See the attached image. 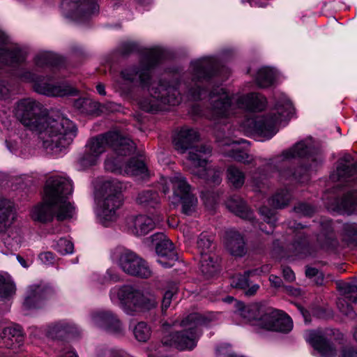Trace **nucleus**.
Instances as JSON below:
<instances>
[{"label": "nucleus", "instance_id": "nucleus-60", "mask_svg": "<svg viewBox=\"0 0 357 357\" xmlns=\"http://www.w3.org/2000/svg\"><path fill=\"white\" fill-rule=\"evenodd\" d=\"M269 281L271 284V286L275 288L283 287V282L282 279L275 275H271L269 276Z\"/></svg>", "mask_w": 357, "mask_h": 357}, {"label": "nucleus", "instance_id": "nucleus-35", "mask_svg": "<svg viewBox=\"0 0 357 357\" xmlns=\"http://www.w3.org/2000/svg\"><path fill=\"white\" fill-rule=\"evenodd\" d=\"M200 270L207 278L214 275L219 271V259L214 253L202 254Z\"/></svg>", "mask_w": 357, "mask_h": 357}, {"label": "nucleus", "instance_id": "nucleus-1", "mask_svg": "<svg viewBox=\"0 0 357 357\" xmlns=\"http://www.w3.org/2000/svg\"><path fill=\"white\" fill-rule=\"evenodd\" d=\"M13 114L26 129L37 134L47 154L59 155L76 136L77 130L73 121L59 114H47L43 104L32 98L17 100Z\"/></svg>", "mask_w": 357, "mask_h": 357}, {"label": "nucleus", "instance_id": "nucleus-63", "mask_svg": "<svg viewBox=\"0 0 357 357\" xmlns=\"http://www.w3.org/2000/svg\"><path fill=\"white\" fill-rule=\"evenodd\" d=\"M259 289V286L257 284H253L249 285V287H248L245 290V294L246 296H251L255 295L258 289Z\"/></svg>", "mask_w": 357, "mask_h": 357}, {"label": "nucleus", "instance_id": "nucleus-40", "mask_svg": "<svg viewBox=\"0 0 357 357\" xmlns=\"http://www.w3.org/2000/svg\"><path fill=\"white\" fill-rule=\"evenodd\" d=\"M59 61L58 56L52 52L42 51L34 57V63L38 68L56 66Z\"/></svg>", "mask_w": 357, "mask_h": 357}, {"label": "nucleus", "instance_id": "nucleus-44", "mask_svg": "<svg viewBox=\"0 0 357 357\" xmlns=\"http://www.w3.org/2000/svg\"><path fill=\"white\" fill-rule=\"evenodd\" d=\"M15 284L9 276L0 274V299L8 298L15 294Z\"/></svg>", "mask_w": 357, "mask_h": 357}, {"label": "nucleus", "instance_id": "nucleus-4", "mask_svg": "<svg viewBox=\"0 0 357 357\" xmlns=\"http://www.w3.org/2000/svg\"><path fill=\"white\" fill-rule=\"evenodd\" d=\"M266 105V100L260 93H230L224 88H215L209 93V107L205 116L211 121L221 123L233 116L237 109L259 112Z\"/></svg>", "mask_w": 357, "mask_h": 357}, {"label": "nucleus", "instance_id": "nucleus-61", "mask_svg": "<svg viewBox=\"0 0 357 357\" xmlns=\"http://www.w3.org/2000/svg\"><path fill=\"white\" fill-rule=\"evenodd\" d=\"M248 182L250 183V184L252 186L260 188L261 181L258 178V172H255L251 174L250 178L248 180Z\"/></svg>", "mask_w": 357, "mask_h": 357}, {"label": "nucleus", "instance_id": "nucleus-45", "mask_svg": "<svg viewBox=\"0 0 357 357\" xmlns=\"http://www.w3.org/2000/svg\"><path fill=\"white\" fill-rule=\"evenodd\" d=\"M133 334L135 339L139 342H145L151 337V328L146 322L140 321L133 328Z\"/></svg>", "mask_w": 357, "mask_h": 357}, {"label": "nucleus", "instance_id": "nucleus-58", "mask_svg": "<svg viewBox=\"0 0 357 357\" xmlns=\"http://www.w3.org/2000/svg\"><path fill=\"white\" fill-rule=\"evenodd\" d=\"M282 275L287 282H291L296 279L294 271L289 267H284L282 268Z\"/></svg>", "mask_w": 357, "mask_h": 357}, {"label": "nucleus", "instance_id": "nucleus-23", "mask_svg": "<svg viewBox=\"0 0 357 357\" xmlns=\"http://www.w3.org/2000/svg\"><path fill=\"white\" fill-rule=\"evenodd\" d=\"M62 3L75 8L68 17L78 23L86 22L98 11V5L95 0H63Z\"/></svg>", "mask_w": 357, "mask_h": 357}, {"label": "nucleus", "instance_id": "nucleus-14", "mask_svg": "<svg viewBox=\"0 0 357 357\" xmlns=\"http://www.w3.org/2000/svg\"><path fill=\"white\" fill-rule=\"evenodd\" d=\"M112 258L126 273L147 278L151 275V271L147 263L137 254L124 248H116L112 254Z\"/></svg>", "mask_w": 357, "mask_h": 357}, {"label": "nucleus", "instance_id": "nucleus-29", "mask_svg": "<svg viewBox=\"0 0 357 357\" xmlns=\"http://www.w3.org/2000/svg\"><path fill=\"white\" fill-rule=\"evenodd\" d=\"M49 289L40 285H31L29 287L24 305L26 308L39 307L44 300L48 298Z\"/></svg>", "mask_w": 357, "mask_h": 357}, {"label": "nucleus", "instance_id": "nucleus-50", "mask_svg": "<svg viewBox=\"0 0 357 357\" xmlns=\"http://www.w3.org/2000/svg\"><path fill=\"white\" fill-rule=\"evenodd\" d=\"M343 234L348 241L357 240V224L346 223L343 225Z\"/></svg>", "mask_w": 357, "mask_h": 357}, {"label": "nucleus", "instance_id": "nucleus-48", "mask_svg": "<svg viewBox=\"0 0 357 357\" xmlns=\"http://www.w3.org/2000/svg\"><path fill=\"white\" fill-rule=\"evenodd\" d=\"M54 249L61 255L71 254L73 252V243L66 238H61L54 245Z\"/></svg>", "mask_w": 357, "mask_h": 357}, {"label": "nucleus", "instance_id": "nucleus-30", "mask_svg": "<svg viewBox=\"0 0 357 357\" xmlns=\"http://www.w3.org/2000/svg\"><path fill=\"white\" fill-rule=\"evenodd\" d=\"M208 158H206V161L202 166L190 165L188 167L192 174L205 179L213 185H219L222 181L221 172L219 169L207 166Z\"/></svg>", "mask_w": 357, "mask_h": 357}, {"label": "nucleus", "instance_id": "nucleus-28", "mask_svg": "<svg viewBox=\"0 0 357 357\" xmlns=\"http://www.w3.org/2000/svg\"><path fill=\"white\" fill-rule=\"evenodd\" d=\"M222 151L225 156L229 157L238 162L256 165V158L240 147L239 142L233 141L231 143L224 144Z\"/></svg>", "mask_w": 357, "mask_h": 357}, {"label": "nucleus", "instance_id": "nucleus-9", "mask_svg": "<svg viewBox=\"0 0 357 357\" xmlns=\"http://www.w3.org/2000/svg\"><path fill=\"white\" fill-rule=\"evenodd\" d=\"M109 298L112 303L119 305L128 315L151 310L158 304V300L153 294L131 285L112 287L109 291Z\"/></svg>", "mask_w": 357, "mask_h": 357}, {"label": "nucleus", "instance_id": "nucleus-13", "mask_svg": "<svg viewBox=\"0 0 357 357\" xmlns=\"http://www.w3.org/2000/svg\"><path fill=\"white\" fill-rule=\"evenodd\" d=\"M14 218L13 202L0 199V241L10 250H16L22 241L19 231L15 228H10Z\"/></svg>", "mask_w": 357, "mask_h": 357}, {"label": "nucleus", "instance_id": "nucleus-32", "mask_svg": "<svg viewBox=\"0 0 357 357\" xmlns=\"http://www.w3.org/2000/svg\"><path fill=\"white\" fill-rule=\"evenodd\" d=\"M226 247L229 252L234 256L241 257L246 252L243 236L233 229L226 232Z\"/></svg>", "mask_w": 357, "mask_h": 357}, {"label": "nucleus", "instance_id": "nucleus-26", "mask_svg": "<svg viewBox=\"0 0 357 357\" xmlns=\"http://www.w3.org/2000/svg\"><path fill=\"white\" fill-rule=\"evenodd\" d=\"M128 229L135 236H144L153 230L156 222L146 215H130L126 219Z\"/></svg>", "mask_w": 357, "mask_h": 357}, {"label": "nucleus", "instance_id": "nucleus-11", "mask_svg": "<svg viewBox=\"0 0 357 357\" xmlns=\"http://www.w3.org/2000/svg\"><path fill=\"white\" fill-rule=\"evenodd\" d=\"M121 186L116 181H106L96 198L95 213L101 224L107 226L118 218L122 204Z\"/></svg>", "mask_w": 357, "mask_h": 357}, {"label": "nucleus", "instance_id": "nucleus-24", "mask_svg": "<svg viewBox=\"0 0 357 357\" xmlns=\"http://www.w3.org/2000/svg\"><path fill=\"white\" fill-rule=\"evenodd\" d=\"M162 190L167 194L172 186L173 190V200L175 201L181 197L191 195L190 185L187 183L185 178L181 173H175L172 177L162 178Z\"/></svg>", "mask_w": 357, "mask_h": 357}, {"label": "nucleus", "instance_id": "nucleus-12", "mask_svg": "<svg viewBox=\"0 0 357 357\" xmlns=\"http://www.w3.org/2000/svg\"><path fill=\"white\" fill-rule=\"evenodd\" d=\"M199 139L198 132L187 127L181 128L174 138V147L179 153H184L188 151V167L202 166L206 158L211 156V149L209 146L195 144Z\"/></svg>", "mask_w": 357, "mask_h": 357}, {"label": "nucleus", "instance_id": "nucleus-41", "mask_svg": "<svg viewBox=\"0 0 357 357\" xmlns=\"http://www.w3.org/2000/svg\"><path fill=\"white\" fill-rule=\"evenodd\" d=\"M292 195L287 190H281L277 192L270 199L271 206L276 208H282L287 206L291 200Z\"/></svg>", "mask_w": 357, "mask_h": 357}, {"label": "nucleus", "instance_id": "nucleus-18", "mask_svg": "<svg viewBox=\"0 0 357 357\" xmlns=\"http://www.w3.org/2000/svg\"><path fill=\"white\" fill-rule=\"evenodd\" d=\"M151 239L155 246L158 263L164 268L173 266L178 260V255L171 241L163 233L153 234Z\"/></svg>", "mask_w": 357, "mask_h": 357}, {"label": "nucleus", "instance_id": "nucleus-42", "mask_svg": "<svg viewBox=\"0 0 357 357\" xmlns=\"http://www.w3.org/2000/svg\"><path fill=\"white\" fill-rule=\"evenodd\" d=\"M177 202H181V211L183 214L186 215H191L196 211L197 199L192 194L188 195L175 201H172L173 203H176Z\"/></svg>", "mask_w": 357, "mask_h": 357}, {"label": "nucleus", "instance_id": "nucleus-37", "mask_svg": "<svg viewBox=\"0 0 357 357\" xmlns=\"http://www.w3.org/2000/svg\"><path fill=\"white\" fill-rule=\"evenodd\" d=\"M136 201L146 208H156L160 202L158 193L153 190H145L139 192Z\"/></svg>", "mask_w": 357, "mask_h": 357}, {"label": "nucleus", "instance_id": "nucleus-51", "mask_svg": "<svg viewBox=\"0 0 357 357\" xmlns=\"http://www.w3.org/2000/svg\"><path fill=\"white\" fill-rule=\"evenodd\" d=\"M305 275L307 278L313 279L317 284H321L324 282V276L318 269L307 267L305 270Z\"/></svg>", "mask_w": 357, "mask_h": 357}, {"label": "nucleus", "instance_id": "nucleus-2", "mask_svg": "<svg viewBox=\"0 0 357 357\" xmlns=\"http://www.w3.org/2000/svg\"><path fill=\"white\" fill-rule=\"evenodd\" d=\"M161 59L160 51H149L142 56L138 64L122 69L120 73L121 82H117L118 89L126 95H130L134 86L147 90L149 96L137 100L139 107L147 112L162 110L165 105H178L181 100L178 91L180 82L160 81L157 87L153 86L151 70L160 63Z\"/></svg>", "mask_w": 357, "mask_h": 357}, {"label": "nucleus", "instance_id": "nucleus-17", "mask_svg": "<svg viewBox=\"0 0 357 357\" xmlns=\"http://www.w3.org/2000/svg\"><path fill=\"white\" fill-rule=\"evenodd\" d=\"M7 43L8 37L0 31V64L14 67L23 63L28 56V49L17 44L8 47Z\"/></svg>", "mask_w": 357, "mask_h": 357}, {"label": "nucleus", "instance_id": "nucleus-22", "mask_svg": "<svg viewBox=\"0 0 357 357\" xmlns=\"http://www.w3.org/2000/svg\"><path fill=\"white\" fill-rule=\"evenodd\" d=\"M33 90L38 93L51 97L75 96L77 93L76 89L68 84H54L50 77H38L35 82Z\"/></svg>", "mask_w": 357, "mask_h": 357}, {"label": "nucleus", "instance_id": "nucleus-43", "mask_svg": "<svg viewBox=\"0 0 357 357\" xmlns=\"http://www.w3.org/2000/svg\"><path fill=\"white\" fill-rule=\"evenodd\" d=\"M96 357H133L126 351L119 347H100L96 350Z\"/></svg>", "mask_w": 357, "mask_h": 357}, {"label": "nucleus", "instance_id": "nucleus-33", "mask_svg": "<svg viewBox=\"0 0 357 357\" xmlns=\"http://www.w3.org/2000/svg\"><path fill=\"white\" fill-rule=\"evenodd\" d=\"M334 210L347 215L356 212L357 211V190L349 191L341 199L337 200Z\"/></svg>", "mask_w": 357, "mask_h": 357}, {"label": "nucleus", "instance_id": "nucleus-21", "mask_svg": "<svg viewBox=\"0 0 357 357\" xmlns=\"http://www.w3.org/2000/svg\"><path fill=\"white\" fill-rule=\"evenodd\" d=\"M331 181L339 182L340 185L345 183H357V162L349 154L344 155L339 160L336 170L330 176Z\"/></svg>", "mask_w": 357, "mask_h": 357}, {"label": "nucleus", "instance_id": "nucleus-36", "mask_svg": "<svg viewBox=\"0 0 357 357\" xmlns=\"http://www.w3.org/2000/svg\"><path fill=\"white\" fill-rule=\"evenodd\" d=\"M91 280L95 287L100 289L111 283L119 282L121 276L114 269L109 268L105 274L93 273Z\"/></svg>", "mask_w": 357, "mask_h": 357}, {"label": "nucleus", "instance_id": "nucleus-7", "mask_svg": "<svg viewBox=\"0 0 357 357\" xmlns=\"http://www.w3.org/2000/svg\"><path fill=\"white\" fill-rule=\"evenodd\" d=\"M107 147H111L116 155H130L136 149L135 144L130 139L123 137L119 132L110 131L88 141L85 151L79 160L80 167L88 168L96 165Z\"/></svg>", "mask_w": 357, "mask_h": 357}, {"label": "nucleus", "instance_id": "nucleus-55", "mask_svg": "<svg viewBox=\"0 0 357 357\" xmlns=\"http://www.w3.org/2000/svg\"><path fill=\"white\" fill-rule=\"evenodd\" d=\"M10 87L8 82L4 79H0V99H6L9 97Z\"/></svg>", "mask_w": 357, "mask_h": 357}, {"label": "nucleus", "instance_id": "nucleus-10", "mask_svg": "<svg viewBox=\"0 0 357 357\" xmlns=\"http://www.w3.org/2000/svg\"><path fill=\"white\" fill-rule=\"evenodd\" d=\"M296 158H305L310 164L307 167H299L294 172L289 169L280 172L279 174L281 180H296L299 182L307 181L309 171L317 168L323 161L321 153L314 149L312 138L301 140L291 148L282 151L278 159L284 161Z\"/></svg>", "mask_w": 357, "mask_h": 357}, {"label": "nucleus", "instance_id": "nucleus-59", "mask_svg": "<svg viewBox=\"0 0 357 357\" xmlns=\"http://www.w3.org/2000/svg\"><path fill=\"white\" fill-rule=\"evenodd\" d=\"M340 357H357V349L353 347H345L342 349Z\"/></svg>", "mask_w": 357, "mask_h": 357}, {"label": "nucleus", "instance_id": "nucleus-52", "mask_svg": "<svg viewBox=\"0 0 357 357\" xmlns=\"http://www.w3.org/2000/svg\"><path fill=\"white\" fill-rule=\"evenodd\" d=\"M295 213L300 215L311 216L314 212V208L309 204L300 203L294 206Z\"/></svg>", "mask_w": 357, "mask_h": 357}, {"label": "nucleus", "instance_id": "nucleus-15", "mask_svg": "<svg viewBox=\"0 0 357 357\" xmlns=\"http://www.w3.org/2000/svg\"><path fill=\"white\" fill-rule=\"evenodd\" d=\"M117 155L116 157L107 156L105 161V168L107 171L144 178L147 175V167L144 162L136 158H132L128 162H123V156Z\"/></svg>", "mask_w": 357, "mask_h": 357}, {"label": "nucleus", "instance_id": "nucleus-57", "mask_svg": "<svg viewBox=\"0 0 357 357\" xmlns=\"http://www.w3.org/2000/svg\"><path fill=\"white\" fill-rule=\"evenodd\" d=\"M137 45L135 43L133 42H128L125 43L122 45L121 51L122 54H128L130 52H132L137 50Z\"/></svg>", "mask_w": 357, "mask_h": 357}, {"label": "nucleus", "instance_id": "nucleus-46", "mask_svg": "<svg viewBox=\"0 0 357 357\" xmlns=\"http://www.w3.org/2000/svg\"><path fill=\"white\" fill-rule=\"evenodd\" d=\"M213 240L206 233H202L197 240V245L199 251L200 256L202 254L213 253L211 250Z\"/></svg>", "mask_w": 357, "mask_h": 357}, {"label": "nucleus", "instance_id": "nucleus-56", "mask_svg": "<svg viewBox=\"0 0 357 357\" xmlns=\"http://www.w3.org/2000/svg\"><path fill=\"white\" fill-rule=\"evenodd\" d=\"M39 259L45 265H50L54 262V255L51 252H44L39 255Z\"/></svg>", "mask_w": 357, "mask_h": 357}, {"label": "nucleus", "instance_id": "nucleus-31", "mask_svg": "<svg viewBox=\"0 0 357 357\" xmlns=\"http://www.w3.org/2000/svg\"><path fill=\"white\" fill-rule=\"evenodd\" d=\"M2 338L7 347L13 349H20L24 340L21 326L16 324L5 328L2 332Z\"/></svg>", "mask_w": 357, "mask_h": 357}, {"label": "nucleus", "instance_id": "nucleus-3", "mask_svg": "<svg viewBox=\"0 0 357 357\" xmlns=\"http://www.w3.org/2000/svg\"><path fill=\"white\" fill-rule=\"evenodd\" d=\"M73 192L72 181L66 177H50L44 188L43 201L33 207L31 218L35 222L47 223L55 216L58 220L73 218L74 207L69 202Z\"/></svg>", "mask_w": 357, "mask_h": 357}, {"label": "nucleus", "instance_id": "nucleus-34", "mask_svg": "<svg viewBox=\"0 0 357 357\" xmlns=\"http://www.w3.org/2000/svg\"><path fill=\"white\" fill-rule=\"evenodd\" d=\"M227 208L237 216L248 220H252L253 213L245 202L238 197H232L226 203Z\"/></svg>", "mask_w": 357, "mask_h": 357}, {"label": "nucleus", "instance_id": "nucleus-20", "mask_svg": "<svg viewBox=\"0 0 357 357\" xmlns=\"http://www.w3.org/2000/svg\"><path fill=\"white\" fill-rule=\"evenodd\" d=\"M90 322L115 335H123L125 328L118 317L111 311L96 310L90 314Z\"/></svg>", "mask_w": 357, "mask_h": 357}, {"label": "nucleus", "instance_id": "nucleus-53", "mask_svg": "<svg viewBox=\"0 0 357 357\" xmlns=\"http://www.w3.org/2000/svg\"><path fill=\"white\" fill-rule=\"evenodd\" d=\"M257 310V307L254 306H250L246 307L242 309L241 310L236 312V314L238 316H241L245 318H247L248 321H251L252 319H256V315L255 312Z\"/></svg>", "mask_w": 357, "mask_h": 357}, {"label": "nucleus", "instance_id": "nucleus-27", "mask_svg": "<svg viewBox=\"0 0 357 357\" xmlns=\"http://www.w3.org/2000/svg\"><path fill=\"white\" fill-rule=\"evenodd\" d=\"M79 333L77 326L70 321L61 320L49 324L46 335L52 339H61L67 335H76Z\"/></svg>", "mask_w": 357, "mask_h": 357}, {"label": "nucleus", "instance_id": "nucleus-16", "mask_svg": "<svg viewBox=\"0 0 357 357\" xmlns=\"http://www.w3.org/2000/svg\"><path fill=\"white\" fill-rule=\"evenodd\" d=\"M338 333V331L333 329L310 331L306 340L317 351L319 357H335L337 355V349L332 342L331 335Z\"/></svg>", "mask_w": 357, "mask_h": 357}, {"label": "nucleus", "instance_id": "nucleus-49", "mask_svg": "<svg viewBox=\"0 0 357 357\" xmlns=\"http://www.w3.org/2000/svg\"><path fill=\"white\" fill-rule=\"evenodd\" d=\"M15 77L21 82L32 83L33 85L39 76L29 70L21 68L15 73Z\"/></svg>", "mask_w": 357, "mask_h": 357}, {"label": "nucleus", "instance_id": "nucleus-6", "mask_svg": "<svg viewBox=\"0 0 357 357\" xmlns=\"http://www.w3.org/2000/svg\"><path fill=\"white\" fill-rule=\"evenodd\" d=\"M294 107L290 100L283 93L278 95L274 108L266 116L245 119L242 127L248 135L269 139L278 132L277 126L285 125L291 118Z\"/></svg>", "mask_w": 357, "mask_h": 357}, {"label": "nucleus", "instance_id": "nucleus-38", "mask_svg": "<svg viewBox=\"0 0 357 357\" xmlns=\"http://www.w3.org/2000/svg\"><path fill=\"white\" fill-rule=\"evenodd\" d=\"M276 75V71L273 68L262 67L257 73L255 82L259 87L266 88L274 83Z\"/></svg>", "mask_w": 357, "mask_h": 357}, {"label": "nucleus", "instance_id": "nucleus-19", "mask_svg": "<svg viewBox=\"0 0 357 357\" xmlns=\"http://www.w3.org/2000/svg\"><path fill=\"white\" fill-rule=\"evenodd\" d=\"M257 325L268 331L287 333L291 331L293 322L290 317L277 310H273L257 320Z\"/></svg>", "mask_w": 357, "mask_h": 357}, {"label": "nucleus", "instance_id": "nucleus-8", "mask_svg": "<svg viewBox=\"0 0 357 357\" xmlns=\"http://www.w3.org/2000/svg\"><path fill=\"white\" fill-rule=\"evenodd\" d=\"M220 73V63L217 56H207L190 62L188 79L185 82V94L191 100H199L206 95V90L201 84L208 82Z\"/></svg>", "mask_w": 357, "mask_h": 357}, {"label": "nucleus", "instance_id": "nucleus-39", "mask_svg": "<svg viewBox=\"0 0 357 357\" xmlns=\"http://www.w3.org/2000/svg\"><path fill=\"white\" fill-rule=\"evenodd\" d=\"M226 174L229 184L233 188L239 189L244 185L245 174L238 167L235 165L228 166Z\"/></svg>", "mask_w": 357, "mask_h": 357}, {"label": "nucleus", "instance_id": "nucleus-47", "mask_svg": "<svg viewBox=\"0 0 357 357\" xmlns=\"http://www.w3.org/2000/svg\"><path fill=\"white\" fill-rule=\"evenodd\" d=\"M257 270L247 271L243 275H237L232 279L231 285L236 288L246 289L249 287L250 281L248 278L252 275L254 272H257Z\"/></svg>", "mask_w": 357, "mask_h": 357}, {"label": "nucleus", "instance_id": "nucleus-54", "mask_svg": "<svg viewBox=\"0 0 357 357\" xmlns=\"http://www.w3.org/2000/svg\"><path fill=\"white\" fill-rule=\"evenodd\" d=\"M92 103V101L88 98H79L74 102V106L82 113H88L89 111L88 107Z\"/></svg>", "mask_w": 357, "mask_h": 357}, {"label": "nucleus", "instance_id": "nucleus-64", "mask_svg": "<svg viewBox=\"0 0 357 357\" xmlns=\"http://www.w3.org/2000/svg\"><path fill=\"white\" fill-rule=\"evenodd\" d=\"M60 357H78V356L71 348L69 347L63 349Z\"/></svg>", "mask_w": 357, "mask_h": 357}, {"label": "nucleus", "instance_id": "nucleus-5", "mask_svg": "<svg viewBox=\"0 0 357 357\" xmlns=\"http://www.w3.org/2000/svg\"><path fill=\"white\" fill-rule=\"evenodd\" d=\"M216 319L217 314L213 312L204 314L191 313L180 322L176 321L173 323L174 327L179 326L182 328L181 330L175 332L172 331V326L169 324H164L162 343L165 346L174 347L180 350H192L197 346L202 335L201 327L209 325Z\"/></svg>", "mask_w": 357, "mask_h": 357}, {"label": "nucleus", "instance_id": "nucleus-62", "mask_svg": "<svg viewBox=\"0 0 357 357\" xmlns=\"http://www.w3.org/2000/svg\"><path fill=\"white\" fill-rule=\"evenodd\" d=\"M260 213L261 215L265 216L264 220L268 223H270L271 221V218L273 215V212L266 207H262L260 208Z\"/></svg>", "mask_w": 357, "mask_h": 357}, {"label": "nucleus", "instance_id": "nucleus-25", "mask_svg": "<svg viewBox=\"0 0 357 357\" xmlns=\"http://www.w3.org/2000/svg\"><path fill=\"white\" fill-rule=\"evenodd\" d=\"M341 289L344 295L338 298L337 307L342 314L353 319L356 314L351 304L357 302V286L351 283H345Z\"/></svg>", "mask_w": 357, "mask_h": 357}]
</instances>
